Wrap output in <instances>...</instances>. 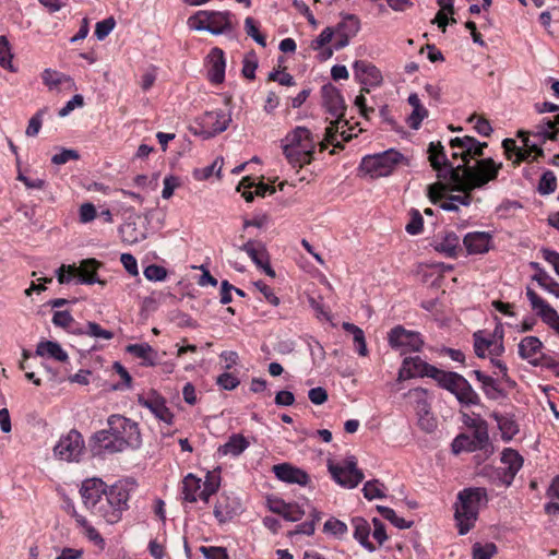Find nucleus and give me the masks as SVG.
Returning a JSON list of instances; mask_svg holds the SVG:
<instances>
[{
  "instance_id": "obj_1",
  "label": "nucleus",
  "mask_w": 559,
  "mask_h": 559,
  "mask_svg": "<svg viewBox=\"0 0 559 559\" xmlns=\"http://www.w3.org/2000/svg\"><path fill=\"white\" fill-rule=\"evenodd\" d=\"M501 168V163L497 164L491 157H488L478 159L473 168H465L464 173H459V169H451L448 181L452 186L449 187L440 181L429 185L427 187V197L431 203L437 204L444 198L448 190L463 192V195H449L448 200L440 204V207L444 211H459L457 204L468 206L472 202L471 192L495 180Z\"/></svg>"
},
{
  "instance_id": "obj_2",
  "label": "nucleus",
  "mask_w": 559,
  "mask_h": 559,
  "mask_svg": "<svg viewBox=\"0 0 559 559\" xmlns=\"http://www.w3.org/2000/svg\"><path fill=\"white\" fill-rule=\"evenodd\" d=\"M487 490L484 487L464 488L457 493L454 504V518L460 535L467 534L475 525L481 506L488 503Z\"/></svg>"
},
{
  "instance_id": "obj_3",
  "label": "nucleus",
  "mask_w": 559,
  "mask_h": 559,
  "mask_svg": "<svg viewBox=\"0 0 559 559\" xmlns=\"http://www.w3.org/2000/svg\"><path fill=\"white\" fill-rule=\"evenodd\" d=\"M134 481H118L108 488L107 495L98 500L92 513L104 519L108 524H115L121 520L122 512L128 509L130 492L134 488Z\"/></svg>"
},
{
  "instance_id": "obj_4",
  "label": "nucleus",
  "mask_w": 559,
  "mask_h": 559,
  "mask_svg": "<svg viewBox=\"0 0 559 559\" xmlns=\"http://www.w3.org/2000/svg\"><path fill=\"white\" fill-rule=\"evenodd\" d=\"M283 153L294 168L311 163L316 148L312 133L305 127H297L283 140Z\"/></svg>"
},
{
  "instance_id": "obj_5",
  "label": "nucleus",
  "mask_w": 559,
  "mask_h": 559,
  "mask_svg": "<svg viewBox=\"0 0 559 559\" xmlns=\"http://www.w3.org/2000/svg\"><path fill=\"white\" fill-rule=\"evenodd\" d=\"M436 377L433 380L438 384L451 392L463 406L478 405L480 399L471 383L461 374L453 371L435 370Z\"/></svg>"
},
{
  "instance_id": "obj_6",
  "label": "nucleus",
  "mask_w": 559,
  "mask_h": 559,
  "mask_svg": "<svg viewBox=\"0 0 559 559\" xmlns=\"http://www.w3.org/2000/svg\"><path fill=\"white\" fill-rule=\"evenodd\" d=\"M407 159L402 153L393 148L382 153L365 156L361 160L360 168L369 174L371 178L390 176L395 167Z\"/></svg>"
},
{
  "instance_id": "obj_7",
  "label": "nucleus",
  "mask_w": 559,
  "mask_h": 559,
  "mask_svg": "<svg viewBox=\"0 0 559 559\" xmlns=\"http://www.w3.org/2000/svg\"><path fill=\"white\" fill-rule=\"evenodd\" d=\"M100 266V263L95 259H86L83 260L80 266L66 265L62 264L57 271V278L60 284H68L71 280L76 278V282L80 284H100L104 285L105 282L100 281L97 276V270Z\"/></svg>"
},
{
  "instance_id": "obj_8",
  "label": "nucleus",
  "mask_w": 559,
  "mask_h": 559,
  "mask_svg": "<svg viewBox=\"0 0 559 559\" xmlns=\"http://www.w3.org/2000/svg\"><path fill=\"white\" fill-rule=\"evenodd\" d=\"M469 427L474 428L473 435H459L452 442V451L459 454L463 451L474 452L477 450L487 451L490 447L487 423L483 419L473 420Z\"/></svg>"
},
{
  "instance_id": "obj_9",
  "label": "nucleus",
  "mask_w": 559,
  "mask_h": 559,
  "mask_svg": "<svg viewBox=\"0 0 559 559\" xmlns=\"http://www.w3.org/2000/svg\"><path fill=\"white\" fill-rule=\"evenodd\" d=\"M190 27L218 35L231 29L230 13L199 11L188 20Z\"/></svg>"
},
{
  "instance_id": "obj_10",
  "label": "nucleus",
  "mask_w": 559,
  "mask_h": 559,
  "mask_svg": "<svg viewBox=\"0 0 559 559\" xmlns=\"http://www.w3.org/2000/svg\"><path fill=\"white\" fill-rule=\"evenodd\" d=\"M231 121L229 112L213 110L204 112L195 120L194 133L203 139H210L225 131Z\"/></svg>"
},
{
  "instance_id": "obj_11",
  "label": "nucleus",
  "mask_w": 559,
  "mask_h": 559,
  "mask_svg": "<svg viewBox=\"0 0 559 559\" xmlns=\"http://www.w3.org/2000/svg\"><path fill=\"white\" fill-rule=\"evenodd\" d=\"M108 427L114 431L127 448L138 449L141 445V433L136 423L120 415L108 418Z\"/></svg>"
},
{
  "instance_id": "obj_12",
  "label": "nucleus",
  "mask_w": 559,
  "mask_h": 559,
  "mask_svg": "<svg viewBox=\"0 0 559 559\" xmlns=\"http://www.w3.org/2000/svg\"><path fill=\"white\" fill-rule=\"evenodd\" d=\"M328 467L333 479L343 487L355 488L364 479L355 456L347 457L342 464L329 463Z\"/></svg>"
},
{
  "instance_id": "obj_13",
  "label": "nucleus",
  "mask_w": 559,
  "mask_h": 559,
  "mask_svg": "<svg viewBox=\"0 0 559 559\" xmlns=\"http://www.w3.org/2000/svg\"><path fill=\"white\" fill-rule=\"evenodd\" d=\"M84 449V440L82 435L76 430L69 431L62 436L53 448L56 457L73 462L79 461Z\"/></svg>"
},
{
  "instance_id": "obj_14",
  "label": "nucleus",
  "mask_w": 559,
  "mask_h": 559,
  "mask_svg": "<svg viewBox=\"0 0 559 559\" xmlns=\"http://www.w3.org/2000/svg\"><path fill=\"white\" fill-rule=\"evenodd\" d=\"M428 159L431 167L436 170L438 179L449 180V171L451 169H459V173H464L465 168H473V166L459 165L454 167L449 160L444 146L441 142H431L428 147Z\"/></svg>"
},
{
  "instance_id": "obj_15",
  "label": "nucleus",
  "mask_w": 559,
  "mask_h": 559,
  "mask_svg": "<svg viewBox=\"0 0 559 559\" xmlns=\"http://www.w3.org/2000/svg\"><path fill=\"white\" fill-rule=\"evenodd\" d=\"M353 69L356 80L362 85V93H369V87L379 86L383 81L381 71L367 60L355 61Z\"/></svg>"
},
{
  "instance_id": "obj_16",
  "label": "nucleus",
  "mask_w": 559,
  "mask_h": 559,
  "mask_svg": "<svg viewBox=\"0 0 559 559\" xmlns=\"http://www.w3.org/2000/svg\"><path fill=\"white\" fill-rule=\"evenodd\" d=\"M501 464L503 466L497 468V476L503 485L510 486L523 465V457L513 449H504Z\"/></svg>"
},
{
  "instance_id": "obj_17",
  "label": "nucleus",
  "mask_w": 559,
  "mask_h": 559,
  "mask_svg": "<svg viewBox=\"0 0 559 559\" xmlns=\"http://www.w3.org/2000/svg\"><path fill=\"white\" fill-rule=\"evenodd\" d=\"M119 234L123 242L134 245L147 237V222L139 215H131L119 227Z\"/></svg>"
},
{
  "instance_id": "obj_18",
  "label": "nucleus",
  "mask_w": 559,
  "mask_h": 559,
  "mask_svg": "<svg viewBox=\"0 0 559 559\" xmlns=\"http://www.w3.org/2000/svg\"><path fill=\"white\" fill-rule=\"evenodd\" d=\"M526 296L531 302L532 309L537 312L540 319L559 334V314L540 298L532 288H526Z\"/></svg>"
},
{
  "instance_id": "obj_19",
  "label": "nucleus",
  "mask_w": 559,
  "mask_h": 559,
  "mask_svg": "<svg viewBox=\"0 0 559 559\" xmlns=\"http://www.w3.org/2000/svg\"><path fill=\"white\" fill-rule=\"evenodd\" d=\"M322 105L335 118H344L346 111L345 100L337 87L328 83L321 88Z\"/></svg>"
},
{
  "instance_id": "obj_20",
  "label": "nucleus",
  "mask_w": 559,
  "mask_h": 559,
  "mask_svg": "<svg viewBox=\"0 0 559 559\" xmlns=\"http://www.w3.org/2000/svg\"><path fill=\"white\" fill-rule=\"evenodd\" d=\"M389 343L394 348H407L418 352L423 345V340L418 333L407 331L399 325L389 333Z\"/></svg>"
},
{
  "instance_id": "obj_21",
  "label": "nucleus",
  "mask_w": 559,
  "mask_h": 559,
  "mask_svg": "<svg viewBox=\"0 0 559 559\" xmlns=\"http://www.w3.org/2000/svg\"><path fill=\"white\" fill-rule=\"evenodd\" d=\"M84 506L92 512L100 500L108 492L106 484L99 478L86 479L80 489Z\"/></svg>"
},
{
  "instance_id": "obj_22",
  "label": "nucleus",
  "mask_w": 559,
  "mask_h": 559,
  "mask_svg": "<svg viewBox=\"0 0 559 559\" xmlns=\"http://www.w3.org/2000/svg\"><path fill=\"white\" fill-rule=\"evenodd\" d=\"M477 145H479V141L469 135L456 136L450 140L452 148H461L460 158L463 160L462 165L465 166H468L471 159L484 155V152Z\"/></svg>"
},
{
  "instance_id": "obj_23",
  "label": "nucleus",
  "mask_w": 559,
  "mask_h": 559,
  "mask_svg": "<svg viewBox=\"0 0 559 559\" xmlns=\"http://www.w3.org/2000/svg\"><path fill=\"white\" fill-rule=\"evenodd\" d=\"M272 469L280 480L288 484L305 486L309 481V475L305 471L288 463L276 464Z\"/></svg>"
},
{
  "instance_id": "obj_24",
  "label": "nucleus",
  "mask_w": 559,
  "mask_h": 559,
  "mask_svg": "<svg viewBox=\"0 0 559 559\" xmlns=\"http://www.w3.org/2000/svg\"><path fill=\"white\" fill-rule=\"evenodd\" d=\"M491 235L486 231L468 233L463 238V243L469 254H481L489 250Z\"/></svg>"
},
{
  "instance_id": "obj_25",
  "label": "nucleus",
  "mask_w": 559,
  "mask_h": 559,
  "mask_svg": "<svg viewBox=\"0 0 559 559\" xmlns=\"http://www.w3.org/2000/svg\"><path fill=\"white\" fill-rule=\"evenodd\" d=\"M207 78L214 84H221L225 79V58L222 49L215 47L209 55Z\"/></svg>"
},
{
  "instance_id": "obj_26",
  "label": "nucleus",
  "mask_w": 559,
  "mask_h": 559,
  "mask_svg": "<svg viewBox=\"0 0 559 559\" xmlns=\"http://www.w3.org/2000/svg\"><path fill=\"white\" fill-rule=\"evenodd\" d=\"M139 404L148 408L152 414L167 425L173 424L174 415L166 406L164 399L159 396L143 397L139 396Z\"/></svg>"
},
{
  "instance_id": "obj_27",
  "label": "nucleus",
  "mask_w": 559,
  "mask_h": 559,
  "mask_svg": "<svg viewBox=\"0 0 559 559\" xmlns=\"http://www.w3.org/2000/svg\"><path fill=\"white\" fill-rule=\"evenodd\" d=\"M249 445L250 442L241 433H233L224 444L218 447L217 455L239 456L249 448Z\"/></svg>"
},
{
  "instance_id": "obj_28",
  "label": "nucleus",
  "mask_w": 559,
  "mask_h": 559,
  "mask_svg": "<svg viewBox=\"0 0 559 559\" xmlns=\"http://www.w3.org/2000/svg\"><path fill=\"white\" fill-rule=\"evenodd\" d=\"M94 440L100 449L111 453L122 452L128 449L117 436H114V431L110 429V427H108L106 430L96 432L94 435Z\"/></svg>"
},
{
  "instance_id": "obj_29",
  "label": "nucleus",
  "mask_w": 559,
  "mask_h": 559,
  "mask_svg": "<svg viewBox=\"0 0 559 559\" xmlns=\"http://www.w3.org/2000/svg\"><path fill=\"white\" fill-rule=\"evenodd\" d=\"M433 247L436 251L453 258L460 249V238L454 231H447L441 237L436 238Z\"/></svg>"
},
{
  "instance_id": "obj_30",
  "label": "nucleus",
  "mask_w": 559,
  "mask_h": 559,
  "mask_svg": "<svg viewBox=\"0 0 559 559\" xmlns=\"http://www.w3.org/2000/svg\"><path fill=\"white\" fill-rule=\"evenodd\" d=\"M352 525L354 527V538L369 552L376 550L374 545L369 540L370 525L369 523L360 518L356 516L352 519Z\"/></svg>"
},
{
  "instance_id": "obj_31",
  "label": "nucleus",
  "mask_w": 559,
  "mask_h": 559,
  "mask_svg": "<svg viewBox=\"0 0 559 559\" xmlns=\"http://www.w3.org/2000/svg\"><path fill=\"white\" fill-rule=\"evenodd\" d=\"M36 354L41 357H48L57 361H67L69 356L61 345L53 341L39 342Z\"/></svg>"
},
{
  "instance_id": "obj_32",
  "label": "nucleus",
  "mask_w": 559,
  "mask_h": 559,
  "mask_svg": "<svg viewBox=\"0 0 559 559\" xmlns=\"http://www.w3.org/2000/svg\"><path fill=\"white\" fill-rule=\"evenodd\" d=\"M407 102L413 107V111L407 119L408 126L413 130H418L421 121L428 117V110L421 105L418 95L415 93L408 96Z\"/></svg>"
},
{
  "instance_id": "obj_33",
  "label": "nucleus",
  "mask_w": 559,
  "mask_h": 559,
  "mask_svg": "<svg viewBox=\"0 0 559 559\" xmlns=\"http://www.w3.org/2000/svg\"><path fill=\"white\" fill-rule=\"evenodd\" d=\"M348 126V121L344 118H336L334 121L330 123V126L325 129V142H321V151L326 148V143L332 144L334 147L343 148L342 142L337 141V136L343 128Z\"/></svg>"
},
{
  "instance_id": "obj_34",
  "label": "nucleus",
  "mask_w": 559,
  "mask_h": 559,
  "mask_svg": "<svg viewBox=\"0 0 559 559\" xmlns=\"http://www.w3.org/2000/svg\"><path fill=\"white\" fill-rule=\"evenodd\" d=\"M126 350L129 354L143 359V365L145 366H154L156 364L157 353L147 343L130 344L126 347Z\"/></svg>"
},
{
  "instance_id": "obj_35",
  "label": "nucleus",
  "mask_w": 559,
  "mask_h": 559,
  "mask_svg": "<svg viewBox=\"0 0 559 559\" xmlns=\"http://www.w3.org/2000/svg\"><path fill=\"white\" fill-rule=\"evenodd\" d=\"M543 343L536 336H526L519 344V355L521 358L528 360L537 359L535 355L540 352Z\"/></svg>"
},
{
  "instance_id": "obj_36",
  "label": "nucleus",
  "mask_w": 559,
  "mask_h": 559,
  "mask_svg": "<svg viewBox=\"0 0 559 559\" xmlns=\"http://www.w3.org/2000/svg\"><path fill=\"white\" fill-rule=\"evenodd\" d=\"M492 417L497 421L503 440L509 441L519 432V425L514 420L513 416L493 413Z\"/></svg>"
},
{
  "instance_id": "obj_37",
  "label": "nucleus",
  "mask_w": 559,
  "mask_h": 559,
  "mask_svg": "<svg viewBox=\"0 0 559 559\" xmlns=\"http://www.w3.org/2000/svg\"><path fill=\"white\" fill-rule=\"evenodd\" d=\"M474 374L476 379L481 383V389L488 399L497 400L503 395V391L499 388L496 379L485 374L480 370H474Z\"/></svg>"
},
{
  "instance_id": "obj_38",
  "label": "nucleus",
  "mask_w": 559,
  "mask_h": 559,
  "mask_svg": "<svg viewBox=\"0 0 559 559\" xmlns=\"http://www.w3.org/2000/svg\"><path fill=\"white\" fill-rule=\"evenodd\" d=\"M239 250L245 251L258 267L263 266L266 258H269L265 247L251 239L240 246Z\"/></svg>"
},
{
  "instance_id": "obj_39",
  "label": "nucleus",
  "mask_w": 559,
  "mask_h": 559,
  "mask_svg": "<svg viewBox=\"0 0 559 559\" xmlns=\"http://www.w3.org/2000/svg\"><path fill=\"white\" fill-rule=\"evenodd\" d=\"M405 364L412 367V372H414V377H429L435 379V370H439L437 367L429 365L418 356L406 357Z\"/></svg>"
},
{
  "instance_id": "obj_40",
  "label": "nucleus",
  "mask_w": 559,
  "mask_h": 559,
  "mask_svg": "<svg viewBox=\"0 0 559 559\" xmlns=\"http://www.w3.org/2000/svg\"><path fill=\"white\" fill-rule=\"evenodd\" d=\"M201 479L195 477L193 474H189L182 481V493L187 501L195 502L199 498L201 489Z\"/></svg>"
},
{
  "instance_id": "obj_41",
  "label": "nucleus",
  "mask_w": 559,
  "mask_h": 559,
  "mask_svg": "<svg viewBox=\"0 0 559 559\" xmlns=\"http://www.w3.org/2000/svg\"><path fill=\"white\" fill-rule=\"evenodd\" d=\"M502 147L508 159H511L512 154L515 155V159L513 160L514 165H520L522 162L530 160V152L523 151L522 147H519L513 139H504L502 141Z\"/></svg>"
},
{
  "instance_id": "obj_42",
  "label": "nucleus",
  "mask_w": 559,
  "mask_h": 559,
  "mask_svg": "<svg viewBox=\"0 0 559 559\" xmlns=\"http://www.w3.org/2000/svg\"><path fill=\"white\" fill-rule=\"evenodd\" d=\"M342 328L353 335L354 343L356 345V352L358 355L365 357L368 355L367 344L365 340L364 331L350 322H344Z\"/></svg>"
},
{
  "instance_id": "obj_43",
  "label": "nucleus",
  "mask_w": 559,
  "mask_h": 559,
  "mask_svg": "<svg viewBox=\"0 0 559 559\" xmlns=\"http://www.w3.org/2000/svg\"><path fill=\"white\" fill-rule=\"evenodd\" d=\"M518 136L522 139L523 142V151L530 152V160H536L538 157L544 156V150L542 148L540 142L537 140V142L531 141L528 131L525 130H519Z\"/></svg>"
},
{
  "instance_id": "obj_44",
  "label": "nucleus",
  "mask_w": 559,
  "mask_h": 559,
  "mask_svg": "<svg viewBox=\"0 0 559 559\" xmlns=\"http://www.w3.org/2000/svg\"><path fill=\"white\" fill-rule=\"evenodd\" d=\"M236 508L230 503L229 498L227 497L221 498L214 508V516L219 523L227 522L236 514Z\"/></svg>"
},
{
  "instance_id": "obj_45",
  "label": "nucleus",
  "mask_w": 559,
  "mask_h": 559,
  "mask_svg": "<svg viewBox=\"0 0 559 559\" xmlns=\"http://www.w3.org/2000/svg\"><path fill=\"white\" fill-rule=\"evenodd\" d=\"M41 79L44 84L47 85L49 90L57 88L62 83L73 84L72 79L69 75H66L51 69L44 70Z\"/></svg>"
},
{
  "instance_id": "obj_46",
  "label": "nucleus",
  "mask_w": 559,
  "mask_h": 559,
  "mask_svg": "<svg viewBox=\"0 0 559 559\" xmlns=\"http://www.w3.org/2000/svg\"><path fill=\"white\" fill-rule=\"evenodd\" d=\"M533 280L545 290L559 298V283L554 281L544 270L539 269L538 272L534 274Z\"/></svg>"
},
{
  "instance_id": "obj_47",
  "label": "nucleus",
  "mask_w": 559,
  "mask_h": 559,
  "mask_svg": "<svg viewBox=\"0 0 559 559\" xmlns=\"http://www.w3.org/2000/svg\"><path fill=\"white\" fill-rule=\"evenodd\" d=\"M360 23L357 16L353 14H347L343 17V20L337 24L336 33H344L349 37H353L359 31Z\"/></svg>"
},
{
  "instance_id": "obj_48",
  "label": "nucleus",
  "mask_w": 559,
  "mask_h": 559,
  "mask_svg": "<svg viewBox=\"0 0 559 559\" xmlns=\"http://www.w3.org/2000/svg\"><path fill=\"white\" fill-rule=\"evenodd\" d=\"M377 511L397 528H409L413 525L412 521L397 516L395 511L389 507L377 506Z\"/></svg>"
},
{
  "instance_id": "obj_49",
  "label": "nucleus",
  "mask_w": 559,
  "mask_h": 559,
  "mask_svg": "<svg viewBox=\"0 0 559 559\" xmlns=\"http://www.w3.org/2000/svg\"><path fill=\"white\" fill-rule=\"evenodd\" d=\"M12 58L13 55L11 52L9 40L5 36H0V66L11 72H15L16 69L12 64Z\"/></svg>"
},
{
  "instance_id": "obj_50",
  "label": "nucleus",
  "mask_w": 559,
  "mask_h": 559,
  "mask_svg": "<svg viewBox=\"0 0 559 559\" xmlns=\"http://www.w3.org/2000/svg\"><path fill=\"white\" fill-rule=\"evenodd\" d=\"M384 485L378 479L369 480L364 485L362 492L366 499H381L385 497L383 491Z\"/></svg>"
},
{
  "instance_id": "obj_51",
  "label": "nucleus",
  "mask_w": 559,
  "mask_h": 559,
  "mask_svg": "<svg viewBox=\"0 0 559 559\" xmlns=\"http://www.w3.org/2000/svg\"><path fill=\"white\" fill-rule=\"evenodd\" d=\"M323 531L337 538H342L347 533V525L335 518H331L324 523Z\"/></svg>"
},
{
  "instance_id": "obj_52",
  "label": "nucleus",
  "mask_w": 559,
  "mask_h": 559,
  "mask_svg": "<svg viewBox=\"0 0 559 559\" xmlns=\"http://www.w3.org/2000/svg\"><path fill=\"white\" fill-rule=\"evenodd\" d=\"M86 335L96 340H111L114 332L103 329L98 323L88 321L86 323Z\"/></svg>"
},
{
  "instance_id": "obj_53",
  "label": "nucleus",
  "mask_w": 559,
  "mask_h": 559,
  "mask_svg": "<svg viewBox=\"0 0 559 559\" xmlns=\"http://www.w3.org/2000/svg\"><path fill=\"white\" fill-rule=\"evenodd\" d=\"M556 188L557 178L555 174L550 170L545 171L539 180L538 192L540 194H550L556 190Z\"/></svg>"
},
{
  "instance_id": "obj_54",
  "label": "nucleus",
  "mask_w": 559,
  "mask_h": 559,
  "mask_svg": "<svg viewBox=\"0 0 559 559\" xmlns=\"http://www.w3.org/2000/svg\"><path fill=\"white\" fill-rule=\"evenodd\" d=\"M483 334H484L483 331H477L473 335V337H474V350H475V354L479 358H485L486 357V350L489 349L490 343L492 341L490 337H485Z\"/></svg>"
},
{
  "instance_id": "obj_55",
  "label": "nucleus",
  "mask_w": 559,
  "mask_h": 559,
  "mask_svg": "<svg viewBox=\"0 0 559 559\" xmlns=\"http://www.w3.org/2000/svg\"><path fill=\"white\" fill-rule=\"evenodd\" d=\"M48 108L44 107L39 109L28 121L25 134L27 136H36L41 128L43 118L47 114Z\"/></svg>"
},
{
  "instance_id": "obj_56",
  "label": "nucleus",
  "mask_w": 559,
  "mask_h": 559,
  "mask_svg": "<svg viewBox=\"0 0 559 559\" xmlns=\"http://www.w3.org/2000/svg\"><path fill=\"white\" fill-rule=\"evenodd\" d=\"M245 29L248 36H250L257 44L262 47L266 46L265 37L260 34L257 23L253 17L248 16L245 20Z\"/></svg>"
},
{
  "instance_id": "obj_57",
  "label": "nucleus",
  "mask_w": 559,
  "mask_h": 559,
  "mask_svg": "<svg viewBox=\"0 0 559 559\" xmlns=\"http://www.w3.org/2000/svg\"><path fill=\"white\" fill-rule=\"evenodd\" d=\"M116 21L112 16H109L100 22L96 23L95 36L98 40L105 39L110 32L114 29Z\"/></svg>"
},
{
  "instance_id": "obj_58",
  "label": "nucleus",
  "mask_w": 559,
  "mask_h": 559,
  "mask_svg": "<svg viewBox=\"0 0 559 559\" xmlns=\"http://www.w3.org/2000/svg\"><path fill=\"white\" fill-rule=\"evenodd\" d=\"M219 483L215 477L209 474L206 480L203 484V488L199 493L200 500L209 502L210 497L217 491Z\"/></svg>"
},
{
  "instance_id": "obj_59",
  "label": "nucleus",
  "mask_w": 559,
  "mask_h": 559,
  "mask_svg": "<svg viewBox=\"0 0 559 559\" xmlns=\"http://www.w3.org/2000/svg\"><path fill=\"white\" fill-rule=\"evenodd\" d=\"M144 276L148 281L162 282L167 277V271L164 266L150 264L144 269Z\"/></svg>"
},
{
  "instance_id": "obj_60",
  "label": "nucleus",
  "mask_w": 559,
  "mask_h": 559,
  "mask_svg": "<svg viewBox=\"0 0 559 559\" xmlns=\"http://www.w3.org/2000/svg\"><path fill=\"white\" fill-rule=\"evenodd\" d=\"M497 551V547L492 543H488L484 546L475 544L473 548L474 559H490Z\"/></svg>"
},
{
  "instance_id": "obj_61",
  "label": "nucleus",
  "mask_w": 559,
  "mask_h": 559,
  "mask_svg": "<svg viewBox=\"0 0 559 559\" xmlns=\"http://www.w3.org/2000/svg\"><path fill=\"white\" fill-rule=\"evenodd\" d=\"M528 132L532 136L537 139L540 142V144L546 143V141H548V140L556 141L557 136L559 134V130H548L547 131L544 128L542 129V127H539L537 124L534 127V130L528 131Z\"/></svg>"
},
{
  "instance_id": "obj_62",
  "label": "nucleus",
  "mask_w": 559,
  "mask_h": 559,
  "mask_svg": "<svg viewBox=\"0 0 559 559\" xmlns=\"http://www.w3.org/2000/svg\"><path fill=\"white\" fill-rule=\"evenodd\" d=\"M424 219L418 210L411 211V221L405 229L411 235H417L423 230Z\"/></svg>"
},
{
  "instance_id": "obj_63",
  "label": "nucleus",
  "mask_w": 559,
  "mask_h": 559,
  "mask_svg": "<svg viewBox=\"0 0 559 559\" xmlns=\"http://www.w3.org/2000/svg\"><path fill=\"white\" fill-rule=\"evenodd\" d=\"M474 129L483 136H489L492 132V128L489 121L483 117H478L477 115H472L468 118V122H474Z\"/></svg>"
},
{
  "instance_id": "obj_64",
  "label": "nucleus",
  "mask_w": 559,
  "mask_h": 559,
  "mask_svg": "<svg viewBox=\"0 0 559 559\" xmlns=\"http://www.w3.org/2000/svg\"><path fill=\"white\" fill-rule=\"evenodd\" d=\"M200 550L206 559H228L227 551L223 547L202 546Z\"/></svg>"
}]
</instances>
